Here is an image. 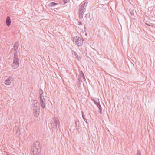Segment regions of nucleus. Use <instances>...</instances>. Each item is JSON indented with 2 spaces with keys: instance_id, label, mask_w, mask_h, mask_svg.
<instances>
[{
  "instance_id": "obj_1",
  "label": "nucleus",
  "mask_w": 155,
  "mask_h": 155,
  "mask_svg": "<svg viewBox=\"0 0 155 155\" xmlns=\"http://www.w3.org/2000/svg\"><path fill=\"white\" fill-rule=\"evenodd\" d=\"M84 39L81 37L75 36L73 38V41L78 46H81L83 44Z\"/></svg>"
},
{
  "instance_id": "obj_2",
  "label": "nucleus",
  "mask_w": 155,
  "mask_h": 155,
  "mask_svg": "<svg viewBox=\"0 0 155 155\" xmlns=\"http://www.w3.org/2000/svg\"><path fill=\"white\" fill-rule=\"evenodd\" d=\"M19 65V59L17 56V53L16 52L14 54L13 62L12 64V67L14 69H17Z\"/></svg>"
},
{
  "instance_id": "obj_3",
  "label": "nucleus",
  "mask_w": 155,
  "mask_h": 155,
  "mask_svg": "<svg viewBox=\"0 0 155 155\" xmlns=\"http://www.w3.org/2000/svg\"><path fill=\"white\" fill-rule=\"evenodd\" d=\"M52 128L54 130H57L58 127H59L60 122L59 119L57 117H54L51 122Z\"/></svg>"
},
{
  "instance_id": "obj_4",
  "label": "nucleus",
  "mask_w": 155,
  "mask_h": 155,
  "mask_svg": "<svg viewBox=\"0 0 155 155\" xmlns=\"http://www.w3.org/2000/svg\"><path fill=\"white\" fill-rule=\"evenodd\" d=\"M46 98V96H44V94L40 96V103L41 107L44 109L45 108V98Z\"/></svg>"
},
{
  "instance_id": "obj_5",
  "label": "nucleus",
  "mask_w": 155,
  "mask_h": 155,
  "mask_svg": "<svg viewBox=\"0 0 155 155\" xmlns=\"http://www.w3.org/2000/svg\"><path fill=\"white\" fill-rule=\"evenodd\" d=\"M93 101L95 104L97 105V107L100 110L99 113L100 114L102 113V108L100 104V101L99 99L97 98H94L92 99Z\"/></svg>"
},
{
  "instance_id": "obj_6",
  "label": "nucleus",
  "mask_w": 155,
  "mask_h": 155,
  "mask_svg": "<svg viewBox=\"0 0 155 155\" xmlns=\"http://www.w3.org/2000/svg\"><path fill=\"white\" fill-rule=\"evenodd\" d=\"M86 10L85 8L80 7L79 8V11L78 13L79 18L80 19L82 18L83 17V15Z\"/></svg>"
},
{
  "instance_id": "obj_7",
  "label": "nucleus",
  "mask_w": 155,
  "mask_h": 155,
  "mask_svg": "<svg viewBox=\"0 0 155 155\" xmlns=\"http://www.w3.org/2000/svg\"><path fill=\"white\" fill-rule=\"evenodd\" d=\"M33 110H40L39 104L36 100H34L33 102Z\"/></svg>"
},
{
  "instance_id": "obj_8",
  "label": "nucleus",
  "mask_w": 155,
  "mask_h": 155,
  "mask_svg": "<svg viewBox=\"0 0 155 155\" xmlns=\"http://www.w3.org/2000/svg\"><path fill=\"white\" fill-rule=\"evenodd\" d=\"M40 144V143L39 141H35L33 143L32 149H41Z\"/></svg>"
},
{
  "instance_id": "obj_9",
  "label": "nucleus",
  "mask_w": 155,
  "mask_h": 155,
  "mask_svg": "<svg viewBox=\"0 0 155 155\" xmlns=\"http://www.w3.org/2000/svg\"><path fill=\"white\" fill-rule=\"evenodd\" d=\"M19 47V43L18 42H15L14 45V48H12L11 50V52L14 51V54L16 52L17 53V50L18 49Z\"/></svg>"
},
{
  "instance_id": "obj_10",
  "label": "nucleus",
  "mask_w": 155,
  "mask_h": 155,
  "mask_svg": "<svg viewBox=\"0 0 155 155\" xmlns=\"http://www.w3.org/2000/svg\"><path fill=\"white\" fill-rule=\"evenodd\" d=\"M31 151L33 155H40L41 149H31Z\"/></svg>"
},
{
  "instance_id": "obj_11",
  "label": "nucleus",
  "mask_w": 155,
  "mask_h": 155,
  "mask_svg": "<svg viewBox=\"0 0 155 155\" xmlns=\"http://www.w3.org/2000/svg\"><path fill=\"white\" fill-rule=\"evenodd\" d=\"M13 81L14 79L11 77H9L7 80H5V83L7 85H9Z\"/></svg>"
},
{
  "instance_id": "obj_12",
  "label": "nucleus",
  "mask_w": 155,
  "mask_h": 155,
  "mask_svg": "<svg viewBox=\"0 0 155 155\" xmlns=\"http://www.w3.org/2000/svg\"><path fill=\"white\" fill-rule=\"evenodd\" d=\"M81 73V78L80 79H81V81L82 82H83V81H86V79L85 77V76H84V73L82 72V71H80Z\"/></svg>"
},
{
  "instance_id": "obj_13",
  "label": "nucleus",
  "mask_w": 155,
  "mask_h": 155,
  "mask_svg": "<svg viewBox=\"0 0 155 155\" xmlns=\"http://www.w3.org/2000/svg\"><path fill=\"white\" fill-rule=\"evenodd\" d=\"M11 21L10 17L8 16L7 17L6 19V24L7 26H9L11 24Z\"/></svg>"
},
{
  "instance_id": "obj_14",
  "label": "nucleus",
  "mask_w": 155,
  "mask_h": 155,
  "mask_svg": "<svg viewBox=\"0 0 155 155\" xmlns=\"http://www.w3.org/2000/svg\"><path fill=\"white\" fill-rule=\"evenodd\" d=\"M40 110H33V114L35 116L38 117L39 114Z\"/></svg>"
},
{
  "instance_id": "obj_15",
  "label": "nucleus",
  "mask_w": 155,
  "mask_h": 155,
  "mask_svg": "<svg viewBox=\"0 0 155 155\" xmlns=\"http://www.w3.org/2000/svg\"><path fill=\"white\" fill-rule=\"evenodd\" d=\"M88 2H86L84 3L81 6V7H84L85 8V9L86 10V7L87 5L88 4Z\"/></svg>"
},
{
  "instance_id": "obj_16",
  "label": "nucleus",
  "mask_w": 155,
  "mask_h": 155,
  "mask_svg": "<svg viewBox=\"0 0 155 155\" xmlns=\"http://www.w3.org/2000/svg\"><path fill=\"white\" fill-rule=\"evenodd\" d=\"M58 4L56 3H55L54 2H51L49 3V4H48V6L49 7H52L53 6H55L56 5H57Z\"/></svg>"
},
{
  "instance_id": "obj_17",
  "label": "nucleus",
  "mask_w": 155,
  "mask_h": 155,
  "mask_svg": "<svg viewBox=\"0 0 155 155\" xmlns=\"http://www.w3.org/2000/svg\"><path fill=\"white\" fill-rule=\"evenodd\" d=\"M17 130L16 134L18 136H19L20 134V130L19 127H18L17 128Z\"/></svg>"
},
{
  "instance_id": "obj_18",
  "label": "nucleus",
  "mask_w": 155,
  "mask_h": 155,
  "mask_svg": "<svg viewBox=\"0 0 155 155\" xmlns=\"http://www.w3.org/2000/svg\"><path fill=\"white\" fill-rule=\"evenodd\" d=\"M39 93L40 96L44 94L43 91L41 89L39 90Z\"/></svg>"
},
{
  "instance_id": "obj_19",
  "label": "nucleus",
  "mask_w": 155,
  "mask_h": 155,
  "mask_svg": "<svg viewBox=\"0 0 155 155\" xmlns=\"http://www.w3.org/2000/svg\"><path fill=\"white\" fill-rule=\"evenodd\" d=\"M77 85L78 86V87H80V86L81 85V82L80 81V80L79 79H78V84Z\"/></svg>"
},
{
  "instance_id": "obj_20",
  "label": "nucleus",
  "mask_w": 155,
  "mask_h": 155,
  "mask_svg": "<svg viewBox=\"0 0 155 155\" xmlns=\"http://www.w3.org/2000/svg\"><path fill=\"white\" fill-rule=\"evenodd\" d=\"M137 155H141V152L140 150H137Z\"/></svg>"
},
{
  "instance_id": "obj_21",
  "label": "nucleus",
  "mask_w": 155,
  "mask_h": 155,
  "mask_svg": "<svg viewBox=\"0 0 155 155\" xmlns=\"http://www.w3.org/2000/svg\"><path fill=\"white\" fill-rule=\"evenodd\" d=\"M82 117L83 118L84 120V121L87 123V119L86 118H84V116L83 114V112H82Z\"/></svg>"
},
{
  "instance_id": "obj_22",
  "label": "nucleus",
  "mask_w": 155,
  "mask_h": 155,
  "mask_svg": "<svg viewBox=\"0 0 155 155\" xmlns=\"http://www.w3.org/2000/svg\"><path fill=\"white\" fill-rule=\"evenodd\" d=\"M75 56L76 58H77L78 60L79 61V60H80L81 58L78 57V55L77 54H76L75 55Z\"/></svg>"
},
{
  "instance_id": "obj_23",
  "label": "nucleus",
  "mask_w": 155,
  "mask_h": 155,
  "mask_svg": "<svg viewBox=\"0 0 155 155\" xmlns=\"http://www.w3.org/2000/svg\"><path fill=\"white\" fill-rule=\"evenodd\" d=\"M79 124V120L75 121V126L76 127L77 125Z\"/></svg>"
},
{
  "instance_id": "obj_24",
  "label": "nucleus",
  "mask_w": 155,
  "mask_h": 155,
  "mask_svg": "<svg viewBox=\"0 0 155 155\" xmlns=\"http://www.w3.org/2000/svg\"><path fill=\"white\" fill-rule=\"evenodd\" d=\"M78 25H82V23H81V21H78Z\"/></svg>"
},
{
  "instance_id": "obj_25",
  "label": "nucleus",
  "mask_w": 155,
  "mask_h": 155,
  "mask_svg": "<svg viewBox=\"0 0 155 155\" xmlns=\"http://www.w3.org/2000/svg\"><path fill=\"white\" fill-rule=\"evenodd\" d=\"M73 54H74V55H75L76 54H77L74 51H73Z\"/></svg>"
},
{
  "instance_id": "obj_26",
  "label": "nucleus",
  "mask_w": 155,
  "mask_h": 155,
  "mask_svg": "<svg viewBox=\"0 0 155 155\" xmlns=\"http://www.w3.org/2000/svg\"><path fill=\"white\" fill-rule=\"evenodd\" d=\"M67 0H64V1L65 3H66L67 2Z\"/></svg>"
},
{
  "instance_id": "obj_27",
  "label": "nucleus",
  "mask_w": 155,
  "mask_h": 155,
  "mask_svg": "<svg viewBox=\"0 0 155 155\" xmlns=\"http://www.w3.org/2000/svg\"><path fill=\"white\" fill-rule=\"evenodd\" d=\"M146 24L147 25H148V26H150V25H149L148 24H147V23H146Z\"/></svg>"
}]
</instances>
